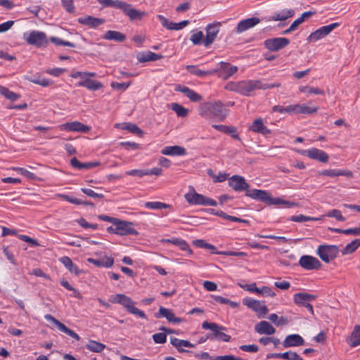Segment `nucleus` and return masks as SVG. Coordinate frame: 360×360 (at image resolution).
Returning <instances> with one entry per match:
<instances>
[{
  "label": "nucleus",
  "mask_w": 360,
  "mask_h": 360,
  "mask_svg": "<svg viewBox=\"0 0 360 360\" xmlns=\"http://www.w3.org/2000/svg\"><path fill=\"white\" fill-rule=\"evenodd\" d=\"M199 114L205 119L223 121L228 115V110L221 101L207 102L200 106Z\"/></svg>",
  "instance_id": "1"
},
{
  "label": "nucleus",
  "mask_w": 360,
  "mask_h": 360,
  "mask_svg": "<svg viewBox=\"0 0 360 360\" xmlns=\"http://www.w3.org/2000/svg\"><path fill=\"white\" fill-rule=\"evenodd\" d=\"M281 86L280 83H263L261 80L240 81V94L248 96L250 93L257 89H268Z\"/></svg>",
  "instance_id": "2"
},
{
  "label": "nucleus",
  "mask_w": 360,
  "mask_h": 360,
  "mask_svg": "<svg viewBox=\"0 0 360 360\" xmlns=\"http://www.w3.org/2000/svg\"><path fill=\"white\" fill-rule=\"evenodd\" d=\"M110 301L113 303L120 304L130 314L136 315L141 319H146V314L143 311L136 308L134 306L135 302L129 297L124 294H117L110 300Z\"/></svg>",
  "instance_id": "3"
},
{
  "label": "nucleus",
  "mask_w": 360,
  "mask_h": 360,
  "mask_svg": "<svg viewBox=\"0 0 360 360\" xmlns=\"http://www.w3.org/2000/svg\"><path fill=\"white\" fill-rule=\"evenodd\" d=\"M202 328L205 330H210L212 332L211 336H208L207 338L215 339L226 342L231 340V336L223 332L226 330V328L216 323L204 321Z\"/></svg>",
  "instance_id": "4"
},
{
  "label": "nucleus",
  "mask_w": 360,
  "mask_h": 360,
  "mask_svg": "<svg viewBox=\"0 0 360 360\" xmlns=\"http://www.w3.org/2000/svg\"><path fill=\"white\" fill-rule=\"evenodd\" d=\"M184 198L190 205L205 206H216L217 205L216 200L198 193L194 188H192L189 192L186 193Z\"/></svg>",
  "instance_id": "5"
},
{
  "label": "nucleus",
  "mask_w": 360,
  "mask_h": 360,
  "mask_svg": "<svg viewBox=\"0 0 360 360\" xmlns=\"http://www.w3.org/2000/svg\"><path fill=\"white\" fill-rule=\"evenodd\" d=\"M110 233H113L120 236L137 235L138 231L134 229L133 224L127 221H122L117 219L113 226L107 229Z\"/></svg>",
  "instance_id": "6"
},
{
  "label": "nucleus",
  "mask_w": 360,
  "mask_h": 360,
  "mask_svg": "<svg viewBox=\"0 0 360 360\" xmlns=\"http://www.w3.org/2000/svg\"><path fill=\"white\" fill-rule=\"evenodd\" d=\"M338 252V247L334 245H321L317 249V255L326 263L337 257Z\"/></svg>",
  "instance_id": "7"
},
{
  "label": "nucleus",
  "mask_w": 360,
  "mask_h": 360,
  "mask_svg": "<svg viewBox=\"0 0 360 360\" xmlns=\"http://www.w3.org/2000/svg\"><path fill=\"white\" fill-rule=\"evenodd\" d=\"M213 75L217 74L219 77L227 79L238 71V67L229 63L220 62L217 67L212 69Z\"/></svg>",
  "instance_id": "8"
},
{
  "label": "nucleus",
  "mask_w": 360,
  "mask_h": 360,
  "mask_svg": "<svg viewBox=\"0 0 360 360\" xmlns=\"http://www.w3.org/2000/svg\"><path fill=\"white\" fill-rule=\"evenodd\" d=\"M25 39L29 44L37 47L46 46L49 44L46 34L40 31H32L27 37L25 36Z\"/></svg>",
  "instance_id": "9"
},
{
  "label": "nucleus",
  "mask_w": 360,
  "mask_h": 360,
  "mask_svg": "<svg viewBox=\"0 0 360 360\" xmlns=\"http://www.w3.org/2000/svg\"><path fill=\"white\" fill-rule=\"evenodd\" d=\"M316 298V295L305 292L296 293L293 297V300L295 304L306 307L311 314H314V309L312 305L309 304V302L315 300Z\"/></svg>",
  "instance_id": "10"
},
{
  "label": "nucleus",
  "mask_w": 360,
  "mask_h": 360,
  "mask_svg": "<svg viewBox=\"0 0 360 360\" xmlns=\"http://www.w3.org/2000/svg\"><path fill=\"white\" fill-rule=\"evenodd\" d=\"M339 26L338 22H334L328 25L323 26L311 32L307 38L308 41H316L329 34L335 28Z\"/></svg>",
  "instance_id": "11"
},
{
  "label": "nucleus",
  "mask_w": 360,
  "mask_h": 360,
  "mask_svg": "<svg viewBox=\"0 0 360 360\" xmlns=\"http://www.w3.org/2000/svg\"><path fill=\"white\" fill-rule=\"evenodd\" d=\"M221 26V23L220 22H214L213 23L207 25L205 28L206 37L203 41L204 45L206 47L209 46L214 42L219 32Z\"/></svg>",
  "instance_id": "12"
},
{
  "label": "nucleus",
  "mask_w": 360,
  "mask_h": 360,
  "mask_svg": "<svg viewBox=\"0 0 360 360\" xmlns=\"http://www.w3.org/2000/svg\"><path fill=\"white\" fill-rule=\"evenodd\" d=\"M229 186L236 192L248 191L250 185L245 178L239 175H233L228 179Z\"/></svg>",
  "instance_id": "13"
},
{
  "label": "nucleus",
  "mask_w": 360,
  "mask_h": 360,
  "mask_svg": "<svg viewBox=\"0 0 360 360\" xmlns=\"http://www.w3.org/2000/svg\"><path fill=\"white\" fill-rule=\"evenodd\" d=\"M289 44V39L285 37L268 39L264 41L265 47L271 51H278L287 46Z\"/></svg>",
  "instance_id": "14"
},
{
  "label": "nucleus",
  "mask_w": 360,
  "mask_h": 360,
  "mask_svg": "<svg viewBox=\"0 0 360 360\" xmlns=\"http://www.w3.org/2000/svg\"><path fill=\"white\" fill-rule=\"evenodd\" d=\"M243 303L254 311L259 313L263 316L268 313V308L264 302L255 300L252 298H245L243 300Z\"/></svg>",
  "instance_id": "15"
},
{
  "label": "nucleus",
  "mask_w": 360,
  "mask_h": 360,
  "mask_svg": "<svg viewBox=\"0 0 360 360\" xmlns=\"http://www.w3.org/2000/svg\"><path fill=\"white\" fill-rule=\"evenodd\" d=\"M300 153L303 155L309 157L311 159L316 160L323 163L327 162L329 159V156L326 152L316 148L302 150Z\"/></svg>",
  "instance_id": "16"
},
{
  "label": "nucleus",
  "mask_w": 360,
  "mask_h": 360,
  "mask_svg": "<svg viewBox=\"0 0 360 360\" xmlns=\"http://www.w3.org/2000/svg\"><path fill=\"white\" fill-rule=\"evenodd\" d=\"M60 130L67 131H75V132H88L90 130V127L78 122H70L62 124L58 126Z\"/></svg>",
  "instance_id": "17"
},
{
  "label": "nucleus",
  "mask_w": 360,
  "mask_h": 360,
  "mask_svg": "<svg viewBox=\"0 0 360 360\" xmlns=\"http://www.w3.org/2000/svg\"><path fill=\"white\" fill-rule=\"evenodd\" d=\"M299 264L306 270L319 269L321 266V264L317 258L309 255L301 257Z\"/></svg>",
  "instance_id": "18"
},
{
  "label": "nucleus",
  "mask_w": 360,
  "mask_h": 360,
  "mask_svg": "<svg viewBox=\"0 0 360 360\" xmlns=\"http://www.w3.org/2000/svg\"><path fill=\"white\" fill-rule=\"evenodd\" d=\"M119 9L122 10L131 20H141L146 15L145 12L133 8L131 4L124 1L122 2Z\"/></svg>",
  "instance_id": "19"
},
{
  "label": "nucleus",
  "mask_w": 360,
  "mask_h": 360,
  "mask_svg": "<svg viewBox=\"0 0 360 360\" xmlns=\"http://www.w3.org/2000/svg\"><path fill=\"white\" fill-rule=\"evenodd\" d=\"M44 319L46 321H51L53 323H54L60 331H62V332L65 333V334L70 335V337H72V338L75 339L76 340H80L79 336L75 331H73L72 330L68 328L65 324H63V323H61L60 321L57 320L52 315H51V314H46L44 316Z\"/></svg>",
  "instance_id": "20"
},
{
  "label": "nucleus",
  "mask_w": 360,
  "mask_h": 360,
  "mask_svg": "<svg viewBox=\"0 0 360 360\" xmlns=\"http://www.w3.org/2000/svg\"><path fill=\"white\" fill-rule=\"evenodd\" d=\"M155 316L157 319L165 317L169 322L173 323H180L183 321L182 319L175 316L172 310L163 307H160L158 312L155 314Z\"/></svg>",
  "instance_id": "21"
},
{
  "label": "nucleus",
  "mask_w": 360,
  "mask_h": 360,
  "mask_svg": "<svg viewBox=\"0 0 360 360\" xmlns=\"http://www.w3.org/2000/svg\"><path fill=\"white\" fill-rule=\"evenodd\" d=\"M260 20L258 18L252 17L250 18H247L240 21L237 27L236 28V31L237 33H242L259 23Z\"/></svg>",
  "instance_id": "22"
},
{
  "label": "nucleus",
  "mask_w": 360,
  "mask_h": 360,
  "mask_svg": "<svg viewBox=\"0 0 360 360\" xmlns=\"http://www.w3.org/2000/svg\"><path fill=\"white\" fill-rule=\"evenodd\" d=\"M317 176H327L330 177L345 176L347 177H352L353 173L346 169H324L319 172Z\"/></svg>",
  "instance_id": "23"
},
{
  "label": "nucleus",
  "mask_w": 360,
  "mask_h": 360,
  "mask_svg": "<svg viewBox=\"0 0 360 360\" xmlns=\"http://www.w3.org/2000/svg\"><path fill=\"white\" fill-rule=\"evenodd\" d=\"M304 343V339L297 334H292L286 336L285 339L283 342V345L285 348L290 347H297L303 345Z\"/></svg>",
  "instance_id": "24"
},
{
  "label": "nucleus",
  "mask_w": 360,
  "mask_h": 360,
  "mask_svg": "<svg viewBox=\"0 0 360 360\" xmlns=\"http://www.w3.org/2000/svg\"><path fill=\"white\" fill-rule=\"evenodd\" d=\"M267 359H283L287 360H303L296 352L288 351L284 353H270L266 355Z\"/></svg>",
  "instance_id": "25"
},
{
  "label": "nucleus",
  "mask_w": 360,
  "mask_h": 360,
  "mask_svg": "<svg viewBox=\"0 0 360 360\" xmlns=\"http://www.w3.org/2000/svg\"><path fill=\"white\" fill-rule=\"evenodd\" d=\"M249 129L265 136L271 133V130L264 124L262 118L255 119Z\"/></svg>",
  "instance_id": "26"
},
{
  "label": "nucleus",
  "mask_w": 360,
  "mask_h": 360,
  "mask_svg": "<svg viewBox=\"0 0 360 360\" xmlns=\"http://www.w3.org/2000/svg\"><path fill=\"white\" fill-rule=\"evenodd\" d=\"M255 331L259 334L273 335L275 333V328L267 321H262L255 326Z\"/></svg>",
  "instance_id": "27"
},
{
  "label": "nucleus",
  "mask_w": 360,
  "mask_h": 360,
  "mask_svg": "<svg viewBox=\"0 0 360 360\" xmlns=\"http://www.w3.org/2000/svg\"><path fill=\"white\" fill-rule=\"evenodd\" d=\"M175 91L182 92L193 102H198L202 100V96L193 90L189 89L187 86H182L178 85L175 88Z\"/></svg>",
  "instance_id": "28"
},
{
  "label": "nucleus",
  "mask_w": 360,
  "mask_h": 360,
  "mask_svg": "<svg viewBox=\"0 0 360 360\" xmlns=\"http://www.w3.org/2000/svg\"><path fill=\"white\" fill-rule=\"evenodd\" d=\"M269 193L263 190L253 189L250 191H248L245 193V195L250 197L252 199L259 200L263 202L266 204L267 200H269Z\"/></svg>",
  "instance_id": "29"
},
{
  "label": "nucleus",
  "mask_w": 360,
  "mask_h": 360,
  "mask_svg": "<svg viewBox=\"0 0 360 360\" xmlns=\"http://www.w3.org/2000/svg\"><path fill=\"white\" fill-rule=\"evenodd\" d=\"M170 343L175 347L177 350L181 352H191L189 350H186L182 348V347H195V345L191 343L188 340H179L176 338H171Z\"/></svg>",
  "instance_id": "30"
},
{
  "label": "nucleus",
  "mask_w": 360,
  "mask_h": 360,
  "mask_svg": "<svg viewBox=\"0 0 360 360\" xmlns=\"http://www.w3.org/2000/svg\"><path fill=\"white\" fill-rule=\"evenodd\" d=\"M78 22L82 25H88L91 27L95 28L102 25L104 22V20L88 15L84 18H79L78 19Z\"/></svg>",
  "instance_id": "31"
},
{
  "label": "nucleus",
  "mask_w": 360,
  "mask_h": 360,
  "mask_svg": "<svg viewBox=\"0 0 360 360\" xmlns=\"http://www.w3.org/2000/svg\"><path fill=\"white\" fill-rule=\"evenodd\" d=\"M70 165L72 167L78 169H89L101 165L99 162H80L77 158H72L70 160Z\"/></svg>",
  "instance_id": "32"
},
{
  "label": "nucleus",
  "mask_w": 360,
  "mask_h": 360,
  "mask_svg": "<svg viewBox=\"0 0 360 360\" xmlns=\"http://www.w3.org/2000/svg\"><path fill=\"white\" fill-rule=\"evenodd\" d=\"M88 262L95 265L98 267H105L109 268L111 267L114 264V259L112 257H104L101 259H96L94 258H89L87 259Z\"/></svg>",
  "instance_id": "33"
},
{
  "label": "nucleus",
  "mask_w": 360,
  "mask_h": 360,
  "mask_svg": "<svg viewBox=\"0 0 360 360\" xmlns=\"http://www.w3.org/2000/svg\"><path fill=\"white\" fill-rule=\"evenodd\" d=\"M161 153L165 155H184L186 154V149L179 146H166Z\"/></svg>",
  "instance_id": "34"
},
{
  "label": "nucleus",
  "mask_w": 360,
  "mask_h": 360,
  "mask_svg": "<svg viewBox=\"0 0 360 360\" xmlns=\"http://www.w3.org/2000/svg\"><path fill=\"white\" fill-rule=\"evenodd\" d=\"M78 86L86 87L89 90L96 91L101 89L103 86V84L98 81L92 80L88 77L85 79L80 81Z\"/></svg>",
  "instance_id": "35"
},
{
  "label": "nucleus",
  "mask_w": 360,
  "mask_h": 360,
  "mask_svg": "<svg viewBox=\"0 0 360 360\" xmlns=\"http://www.w3.org/2000/svg\"><path fill=\"white\" fill-rule=\"evenodd\" d=\"M163 56L160 54H157L151 51L145 53H140L137 56V59L140 63H145L148 61H155L162 59Z\"/></svg>",
  "instance_id": "36"
},
{
  "label": "nucleus",
  "mask_w": 360,
  "mask_h": 360,
  "mask_svg": "<svg viewBox=\"0 0 360 360\" xmlns=\"http://www.w3.org/2000/svg\"><path fill=\"white\" fill-rule=\"evenodd\" d=\"M294 15L295 11L292 9H285L280 12L274 13V15L270 17L269 20L283 21L292 17Z\"/></svg>",
  "instance_id": "37"
},
{
  "label": "nucleus",
  "mask_w": 360,
  "mask_h": 360,
  "mask_svg": "<svg viewBox=\"0 0 360 360\" xmlns=\"http://www.w3.org/2000/svg\"><path fill=\"white\" fill-rule=\"evenodd\" d=\"M60 262L72 273L75 275H79L82 271L72 262L68 257H62Z\"/></svg>",
  "instance_id": "38"
},
{
  "label": "nucleus",
  "mask_w": 360,
  "mask_h": 360,
  "mask_svg": "<svg viewBox=\"0 0 360 360\" xmlns=\"http://www.w3.org/2000/svg\"><path fill=\"white\" fill-rule=\"evenodd\" d=\"M103 38L107 40L122 42L126 39V36L118 31L108 30L105 33Z\"/></svg>",
  "instance_id": "39"
},
{
  "label": "nucleus",
  "mask_w": 360,
  "mask_h": 360,
  "mask_svg": "<svg viewBox=\"0 0 360 360\" xmlns=\"http://www.w3.org/2000/svg\"><path fill=\"white\" fill-rule=\"evenodd\" d=\"M186 69L192 75L200 77H204L206 76H211L213 75V72L212 70H202L198 68L196 65H187L186 67Z\"/></svg>",
  "instance_id": "40"
},
{
  "label": "nucleus",
  "mask_w": 360,
  "mask_h": 360,
  "mask_svg": "<svg viewBox=\"0 0 360 360\" xmlns=\"http://www.w3.org/2000/svg\"><path fill=\"white\" fill-rule=\"evenodd\" d=\"M167 243H172L178 247L182 250L187 251L189 255H192L193 251L189 248L188 244L184 240L179 239V238H172V239H167L164 240Z\"/></svg>",
  "instance_id": "41"
},
{
  "label": "nucleus",
  "mask_w": 360,
  "mask_h": 360,
  "mask_svg": "<svg viewBox=\"0 0 360 360\" xmlns=\"http://www.w3.org/2000/svg\"><path fill=\"white\" fill-rule=\"evenodd\" d=\"M349 345L352 347L360 345V326L356 325L349 338Z\"/></svg>",
  "instance_id": "42"
},
{
  "label": "nucleus",
  "mask_w": 360,
  "mask_h": 360,
  "mask_svg": "<svg viewBox=\"0 0 360 360\" xmlns=\"http://www.w3.org/2000/svg\"><path fill=\"white\" fill-rule=\"evenodd\" d=\"M268 199L269 200H267V202H266L267 205H282L287 207H294L296 205V203H295V202L287 201V200H283L280 198H272L271 194H269Z\"/></svg>",
  "instance_id": "43"
},
{
  "label": "nucleus",
  "mask_w": 360,
  "mask_h": 360,
  "mask_svg": "<svg viewBox=\"0 0 360 360\" xmlns=\"http://www.w3.org/2000/svg\"><path fill=\"white\" fill-rule=\"evenodd\" d=\"M360 246V240L355 239L350 243L347 244L342 250L341 253L343 255H349L353 253Z\"/></svg>",
  "instance_id": "44"
},
{
  "label": "nucleus",
  "mask_w": 360,
  "mask_h": 360,
  "mask_svg": "<svg viewBox=\"0 0 360 360\" xmlns=\"http://www.w3.org/2000/svg\"><path fill=\"white\" fill-rule=\"evenodd\" d=\"M105 347V345L95 340H89L86 344V348L94 352H101Z\"/></svg>",
  "instance_id": "45"
},
{
  "label": "nucleus",
  "mask_w": 360,
  "mask_h": 360,
  "mask_svg": "<svg viewBox=\"0 0 360 360\" xmlns=\"http://www.w3.org/2000/svg\"><path fill=\"white\" fill-rule=\"evenodd\" d=\"M171 109L174 110L179 117H186L188 113V109L176 103L171 104Z\"/></svg>",
  "instance_id": "46"
},
{
  "label": "nucleus",
  "mask_w": 360,
  "mask_h": 360,
  "mask_svg": "<svg viewBox=\"0 0 360 360\" xmlns=\"http://www.w3.org/2000/svg\"><path fill=\"white\" fill-rule=\"evenodd\" d=\"M145 207L151 210H161L171 207V205L161 202H147Z\"/></svg>",
  "instance_id": "47"
},
{
  "label": "nucleus",
  "mask_w": 360,
  "mask_h": 360,
  "mask_svg": "<svg viewBox=\"0 0 360 360\" xmlns=\"http://www.w3.org/2000/svg\"><path fill=\"white\" fill-rule=\"evenodd\" d=\"M0 93L6 98L12 101H16L20 97L18 94L13 91H11L8 89L2 86H0Z\"/></svg>",
  "instance_id": "48"
},
{
  "label": "nucleus",
  "mask_w": 360,
  "mask_h": 360,
  "mask_svg": "<svg viewBox=\"0 0 360 360\" xmlns=\"http://www.w3.org/2000/svg\"><path fill=\"white\" fill-rule=\"evenodd\" d=\"M122 129L128 130L129 131L137 135H141L143 134V131L135 124L123 123L122 124Z\"/></svg>",
  "instance_id": "49"
},
{
  "label": "nucleus",
  "mask_w": 360,
  "mask_h": 360,
  "mask_svg": "<svg viewBox=\"0 0 360 360\" xmlns=\"http://www.w3.org/2000/svg\"><path fill=\"white\" fill-rule=\"evenodd\" d=\"M301 92H307L308 94H314L316 95H323L324 91L319 88L310 87L308 86H302L299 88Z\"/></svg>",
  "instance_id": "50"
},
{
  "label": "nucleus",
  "mask_w": 360,
  "mask_h": 360,
  "mask_svg": "<svg viewBox=\"0 0 360 360\" xmlns=\"http://www.w3.org/2000/svg\"><path fill=\"white\" fill-rule=\"evenodd\" d=\"M100 4L103 5L107 7H112L116 8H120L121 6L122 1L120 0H97Z\"/></svg>",
  "instance_id": "51"
},
{
  "label": "nucleus",
  "mask_w": 360,
  "mask_h": 360,
  "mask_svg": "<svg viewBox=\"0 0 360 360\" xmlns=\"http://www.w3.org/2000/svg\"><path fill=\"white\" fill-rule=\"evenodd\" d=\"M318 110V107H309L299 104L298 114H314Z\"/></svg>",
  "instance_id": "52"
},
{
  "label": "nucleus",
  "mask_w": 360,
  "mask_h": 360,
  "mask_svg": "<svg viewBox=\"0 0 360 360\" xmlns=\"http://www.w3.org/2000/svg\"><path fill=\"white\" fill-rule=\"evenodd\" d=\"M190 23L189 20H186L179 22H170L169 29V30H180L186 27Z\"/></svg>",
  "instance_id": "53"
},
{
  "label": "nucleus",
  "mask_w": 360,
  "mask_h": 360,
  "mask_svg": "<svg viewBox=\"0 0 360 360\" xmlns=\"http://www.w3.org/2000/svg\"><path fill=\"white\" fill-rule=\"evenodd\" d=\"M49 40L53 43L54 44L57 45V46H70V47H75V44L72 43V42H70V41H64L58 37H50Z\"/></svg>",
  "instance_id": "54"
},
{
  "label": "nucleus",
  "mask_w": 360,
  "mask_h": 360,
  "mask_svg": "<svg viewBox=\"0 0 360 360\" xmlns=\"http://www.w3.org/2000/svg\"><path fill=\"white\" fill-rule=\"evenodd\" d=\"M290 219L292 221L300 222V223L301 222L308 221H316V220H318L317 218L307 217V216H304V215H302V214L292 216Z\"/></svg>",
  "instance_id": "55"
},
{
  "label": "nucleus",
  "mask_w": 360,
  "mask_h": 360,
  "mask_svg": "<svg viewBox=\"0 0 360 360\" xmlns=\"http://www.w3.org/2000/svg\"><path fill=\"white\" fill-rule=\"evenodd\" d=\"M326 216H327L328 217H334L338 221H345L346 220L345 217L342 216L341 212L336 209L330 210L326 214Z\"/></svg>",
  "instance_id": "56"
},
{
  "label": "nucleus",
  "mask_w": 360,
  "mask_h": 360,
  "mask_svg": "<svg viewBox=\"0 0 360 360\" xmlns=\"http://www.w3.org/2000/svg\"><path fill=\"white\" fill-rule=\"evenodd\" d=\"M14 170L18 172L22 176L27 177L29 179H35L36 176L34 173L28 171L27 169L22 167H15L13 168Z\"/></svg>",
  "instance_id": "57"
},
{
  "label": "nucleus",
  "mask_w": 360,
  "mask_h": 360,
  "mask_svg": "<svg viewBox=\"0 0 360 360\" xmlns=\"http://www.w3.org/2000/svg\"><path fill=\"white\" fill-rule=\"evenodd\" d=\"M62 6L67 12L72 13L75 11L73 0H61Z\"/></svg>",
  "instance_id": "58"
},
{
  "label": "nucleus",
  "mask_w": 360,
  "mask_h": 360,
  "mask_svg": "<svg viewBox=\"0 0 360 360\" xmlns=\"http://www.w3.org/2000/svg\"><path fill=\"white\" fill-rule=\"evenodd\" d=\"M225 89L240 94V82H229L226 84Z\"/></svg>",
  "instance_id": "59"
},
{
  "label": "nucleus",
  "mask_w": 360,
  "mask_h": 360,
  "mask_svg": "<svg viewBox=\"0 0 360 360\" xmlns=\"http://www.w3.org/2000/svg\"><path fill=\"white\" fill-rule=\"evenodd\" d=\"M225 89L240 94V82H229L226 84Z\"/></svg>",
  "instance_id": "60"
},
{
  "label": "nucleus",
  "mask_w": 360,
  "mask_h": 360,
  "mask_svg": "<svg viewBox=\"0 0 360 360\" xmlns=\"http://www.w3.org/2000/svg\"><path fill=\"white\" fill-rule=\"evenodd\" d=\"M81 191L86 194V195L94 198H99L103 199L104 195L102 193H97L94 192L93 190L89 188H81Z\"/></svg>",
  "instance_id": "61"
},
{
  "label": "nucleus",
  "mask_w": 360,
  "mask_h": 360,
  "mask_svg": "<svg viewBox=\"0 0 360 360\" xmlns=\"http://www.w3.org/2000/svg\"><path fill=\"white\" fill-rule=\"evenodd\" d=\"M153 340L155 343L163 344L167 341V335L165 333H158L153 335Z\"/></svg>",
  "instance_id": "62"
},
{
  "label": "nucleus",
  "mask_w": 360,
  "mask_h": 360,
  "mask_svg": "<svg viewBox=\"0 0 360 360\" xmlns=\"http://www.w3.org/2000/svg\"><path fill=\"white\" fill-rule=\"evenodd\" d=\"M242 351L250 352V353H256L259 350V347L257 345H243L240 346L239 347Z\"/></svg>",
  "instance_id": "63"
},
{
  "label": "nucleus",
  "mask_w": 360,
  "mask_h": 360,
  "mask_svg": "<svg viewBox=\"0 0 360 360\" xmlns=\"http://www.w3.org/2000/svg\"><path fill=\"white\" fill-rule=\"evenodd\" d=\"M203 39V34L202 32L199 31L193 34H192L191 37V41L193 42V44L198 45L200 44Z\"/></svg>",
  "instance_id": "64"
}]
</instances>
